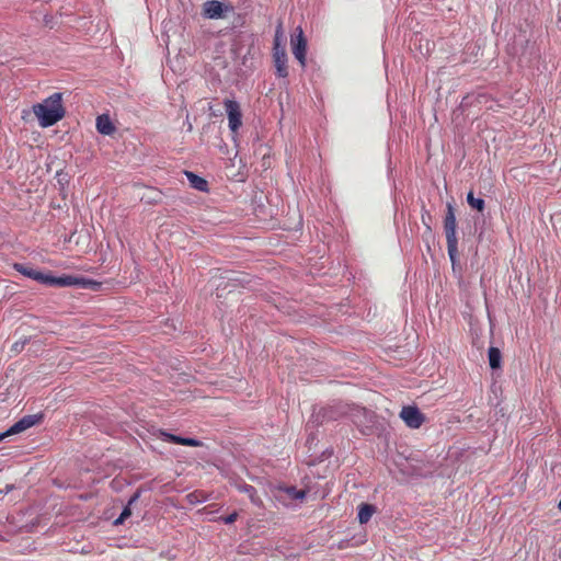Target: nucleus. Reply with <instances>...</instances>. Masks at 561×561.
Instances as JSON below:
<instances>
[{"label": "nucleus", "mask_w": 561, "mask_h": 561, "mask_svg": "<svg viewBox=\"0 0 561 561\" xmlns=\"http://www.w3.org/2000/svg\"><path fill=\"white\" fill-rule=\"evenodd\" d=\"M282 39H283V27H282V24H279L275 32L273 48H285V46L282 45Z\"/></svg>", "instance_id": "obj_16"}, {"label": "nucleus", "mask_w": 561, "mask_h": 561, "mask_svg": "<svg viewBox=\"0 0 561 561\" xmlns=\"http://www.w3.org/2000/svg\"><path fill=\"white\" fill-rule=\"evenodd\" d=\"M161 437H163V440H165V442L184 445V446L199 447L203 445V443L198 439L181 437V436H176L174 434H170L167 432H161Z\"/></svg>", "instance_id": "obj_10"}, {"label": "nucleus", "mask_w": 561, "mask_h": 561, "mask_svg": "<svg viewBox=\"0 0 561 561\" xmlns=\"http://www.w3.org/2000/svg\"><path fill=\"white\" fill-rule=\"evenodd\" d=\"M467 202L470 205L471 208L477 209L478 211H483L484 209V201L482 198H477L473 195V192H469L467 195Z\"/></svg>", "instance_id": "obj_15"}, {"label": "nucleus", "mask_w": 561, "mask_h": 561, "mask_svg": "<svg viewBox=\"0 0 561 561\" xmlns=\"http://www.w3.org/2000/svg\"><path fill=\"white\" fill-rule=\"evenodd\" d=\"M185 174H186L192 187H194L201 192L208 191V182L205 179H203L190 171H186Z\"/></svg>", "instance_id": "obj_12"}, {"label": "nucleus", "mask_w": 561, "mask_h": 561, "mask_svg": "<svg viewBox=\"0 0 561 561\" xmlns=\"http://www.w3.org/2000/svg\"><path fill=\"white\" fill-rule=\"evenodd\" d=\"M400 417L410 428H420L425 422L424 414L414 405H405L400 412Z\"/></svg>", "instance_id": "obj_5"}, {"label": "nucleus", "mask_w": 561, "mask_h": 561, "mask_svg": "<svg viewBox=\"0 0 561 561\" xmlns=\"http://www.w3.org/2000/svg\"><path fill=\"white\" fill-rule=\"evenodd\" d=\"M14 270L18 271L19 273H21L22 275L30 277L32 279H35L43 284L56 285V286H61V287L85 286L87 285V280L84 278L70 276V275L60 276V277L45 275L42 272L33 270L31 267H27L21 263H15Z\"/></svg>", "instance_id": "obj_2"}, {"label": "nucleus", "mask_w": 561, "mask_h": 561, "mask_svg": "<svg viewBox=\"0 0 561 561\" xmlns=\"http://www.w3.org/2000/svg\"><path fill=\"white\" fill-rule=\"evenodd\" d=\"M273 61L276 76L279 78L288 77L287 53L285 48H273Z\"/></svg>", "instance_id": "obj_9"}, {"label": "nucleus", "mask_w": 561, "mask_h": 561, "mask_svg": "<svg viewBox=\"0 0 561 561\" xmlns=\"http://www.w3.org/2000/svg\"><path fill=\"white\" fill-rule=\"evenodd\" d=\"M238 518V513L237 512H233L231 514H229L228 516H225V517H220V519L225 523V524H232L237 520Z\"/></svg>", "instance_id": "obj_17"}, {"label": "nucleus", "mask_w": 561, "mask_h": 561, "mask_svg": "<svg viewBox=\"0 0 561 561\" xmlns=\"http://www.w3.org/2000/svg\"><path fill=\"white\" fill-rule=\"evenodd\" d=\"M244 490L250 493V496L253 500V493L255 492L254 488L251 485H247Z\"/></svg>", "instance_id": "obj_21"}, {"label": "nucleus", "mask_w": 561, "mask_h": 561, "mask_svg": "<svg viewBox=\"0 0 561 561\" xmlns=\"http://www.w3.org/2000/svg\"><path fill=\"white\" fill-rule=\"evenodd\" d=\"M96 130L106 136H110L115 131V126L108 115L103 114L96 117Z\"/></svg>", "instance_id": "obj_11"}, {"label": "nucleus", "mask_w": 561, "mask_h": 561, "mask_svg": "<svg viewBox=\"0 0 561 561\" xmlns=\"http://www.w3.org/2000/svg\"><path fill=\"white\" fill-rule=\"evenodd\" d=\"M306 496V492L300 490V491H295L294 493V497L295 499H304Z\"/></svg>", "instance_id": "obj_20"}, {"label": "nucleus", "mask_w": 561, "mask_h": 561, "mask_svg": "<svg viewBox=\"0 0 561 561\" xmlns=\"http://www.w3.org/2000/svg\"><path fill=\"white\" fill-rule=\"evenodd\" d=\"M489 355V364L492 369H497L501 367L502 354L497 347L491 346L488 352Z\"/></svg>", "instance_id": "obj_13"}, {"label": "nucleus", "mask_w": 561, "mask_h": 561, "mask_svg": "<svg viewBox=\"0 0 561 561\" xmlns=\"http://www.w3.org/2000/svg\"><path fill=\"white\" fill-rule=\"evenodd\" d=\"M375 513V507L370 504H362L358 510V520L360 524H366Z\"/></svg>", "instance_id": "obj_14"}, {"label": "nucleus", "mask_w": 561, "mask_h": 561, "mask_svg": "<svg viewBox=\"0 0 561 561\" xmlns=\"http://www.w3.org/2000/svg\"><path fill=\"white\" fill-rule=\"evenodd\" d=\"M43 420V414H30L20 419L16 423H14L4 434V436L18 434L24 432L25 430L39 424Z\"/></svg>", "instance_id": "obj_7"}, {"label": "nucleus", "mask_w": 561, "mask_h": 561, "mask_svg": "<svg viewBox=\"0 0 561 561\" xmlns=\"http://www.w3.org/2000/svg\"><path fill=\"white\" fill-rule=\"evenodd\" d=\"M33 112L37 116L42 127L55 125L65 116L62 94L56 92L45 99L44 102L34 104Z\"/></svg>", "instance_id": "obj_1"}, {"label": "nucleus", "mask_w": 561, "mask_h": 561, "mask_svg": "<svg viewBox=\"0 0 561 561\" xmlns=\"http://www.w3.org/2000/svg\"><path fill=\"white\" fill-rule=\"evenodd\" d=\"M298 34L296 37L291 38V49L296 59L299 61L301 67L306 66V53H307V41L304 37L302 30L300 27L297 28Z\"/></svg>", "instance_id": "obj_8"}, {"label": "nucleus", "mask_w": 561, "mask_h": 561, "mask_svg": "<svg viewBox=\"0 0 561 561\" xmlns=\"http://www.w3.org/2000/svg\"><path fill=\"white\" fill-rule=\"evenodd\" d=\"M457 221L454 207L450 203L447 204V210L444 218V230L446 234L447 251L453 264L456 261L458 253V238H457Z\"/></svg>", "instance_id": "obj_3"}, {"label": "nucleus", "mask_w": 561, "mask_h": 561, "mask_svg": "<svg viewBox=\"0 0 561 561\" xmlns=\"http://www.w3.org/2000/svg\"><path fill=\"white\" fill-rule=\"evenodd\" d=\"M228 116V125L232 133H238L242 126V113L240 104L234 100H225L224 102Z\"/></svg>", "instance_id": "obj_4"}, {"label": "nucleus", "mask_w": 561, "mask_h": 561, "mask_svg": "<svg viewBox=\"0 0 561 561\" xmlns=\"http://www.w3.org/2000/svg\"><path fill=\"white\" fill-rule=\"evenodd\" d=\"M24 343H25V342H23L22 344H20V343H18V342H16V343H14V344H13V346H12V351H14V352H20V351L23 348Z\"/></svg>", "instance_id": "obj_19"}, {"label": "nucleus", "mask_w": 561, "mask_h": 561, "mask_svg": "<svg viewBox=\"0 0 561 561\" xmlns=\"http://www.w3.org/2000/svg\"><path fill=\"white\" fill-rule=\"evenodd\" d=\"M228 11H233V8L218 0L206 1L203 5V15L207 19H222Z\"/></svg>", "instance_id": "obj_6"}, {"label": "nucleus", "mask_w": 561, "mask_h": 561, "mask_svg": "<svg viewBox=\"0 0 561 561\" xmlns=\"http://www.w3.org/2000/svg\"><path fill=\"white\" fill-rule=\"evenodd\" d=\"M131 512L128 507H125L121 514V516L115 520V524H121L124 522L125 518L130 516Z\"/></svg>", "instance_id": "obj_18"}]
</instances>
